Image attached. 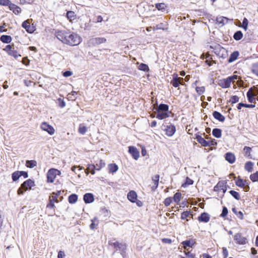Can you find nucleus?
<instances>
[{
    "mask_svg": "<svg viewBox=\"0 0 258 258\" xmlns=\"http://www.w3.org/2000/svg\"><path fill=\"white\" fill-rule=\"evenodd\" d=\"M55 35L58 40L63 43L70 45H77L81 42V38L78 35L74 33L58 31L56 33Z\"/></svg>",
    "mask_w": 258,
    "mask_h": 258,
    "instance_id": "f257e3e1",
    "label": "nucleus"
},
{
    "mask_svg": "<svg viewBox=\"0 0 258 258\" xmlns=\"http://www.w3.org/2000/svg\"><path fill=\"white\" fill-rule=\"evenodd\" d=\"M61 193L60 191L57 192H53L51 196L49 197V203L47 204L46 207L49 209H52L54 207V202L58 203L59 200L58 197L60 196Z\"/></svg>",
    "mask_w": 258,
    "mask_h": 258,
    "instance_id": "f03ea898",
    "label": "nucleus"
},
{
    "mask_svg": "<svg viewBox=\"0 0 258 258\" xmlns=\"http://www.w3.org/2000/svg\"><path fill=\"white\" fill-rule=\"evenodd\" d=\"M60 174V171L57 169L51 168L47 173V180L48 182L52 183L56 175Z\"/></svg>",
    "mask_w": 258,
    "mask_h": 258,
    "instance_id": "7ed1b4c3",
    "label": "nucleus"
},
{
    "mask_svg": "<svg viewBox=\"0 0 258 258\" xmlns=\"http://www.w3.org/2000/svg\"><path fill=\"white\" fill-rule=\"evenodd\" d=\"M4 50L6 51L9 55L13 56L16 59L21 56V55L19 54L16 49H15L13 45H8Z\"/></svg>",
    "mask_w": 258,
    "mask_h": 258,
    "instance_id": "20e7f679",
    "label": "nucleus"
},
{
    "mask_svg": "<svg viewBox=\"0 0 258 258\" xmlns=\"http://www.w3.org/2000/svg\"><path fill=\"white\" fill-rule=\"evenodd\" d=\"M40 128L42 130L48 133L50 135H53L55 133V130L53 127L47 122H43L41 124Z\"/></svg>",
    "mask_w": 258,
    "mask_h": 258,
    "instance_id": "39448f33",
    "label": "nucleus"
},
{
    "mask_svg": "<svg viewBox=\"0 0 258 258\" xmlns=\"http://www.w3.org/2000/svg\"><path fill=\"white\" fill-rule=\"evenodd\" d=\"M106 39L104 37H95L90 39L88 42L90 46H93L105 43Z\"/></svg>",
    "mask_w": 258,
    "mask_h": 258,
    "instance_id": "423d86ee",
    "label": "nucleus"
},
{
    "mask_svg": "<svg viewBox=\"0 0 258 258\" xmlns=\"http://www.w3.org/2000/svg\"><path fill=\"white\" fill-rule=\"evenodd\" d=\"M164 131L165 132V134L168 137H172L176 131L175 126L172 124L164 125Z\"/></svg>",
    "mask_w": 258,
    "mask_h": 258,
    "instance_id": "0eeeda50",
    "label": "nucleus"
},
{
    "mask_svg": "<svg viewBox=\"0 0 258 258\" xmlns=\"http://www.w3.org/2000/svg\"><path fill=\"white\" fill-rule=\"evenodd\" d=\"M113 245L114 247L116 248V250H119L120 251L121 254L124 256V254L125 253L126 250V244L115 242L113 243Z\"/></svg>",
    "mask_w": 258,
    "mask_h": 258,
    "instance_id": "6e6552de",
    "label": "nucleus"
},
{
    "mask_svg": "<svg viewBox=\"0 0 258 258\" xmlns=\"http://www.w3.org/2000/svg\"><path fill=\"white\" fill-rule=\"evenodd\" d=\"M183 79L177 77V75L174 74L173 75V79L171 81V84L174 87H178L180 84L183 85Z\"/></svg>",
    "mask_w": 258,
    "mask_h": 258,
    "instance_id": "1a4fd4ad",
    "label": "nucleus"
},
{
    "mask_svg": "<svg viewBox=\"0 0 258 258\" xmlns=\"http://www.w3.org/2000/svg\"><path fill=\"white\" fill-rule=\"evenodd\" d=\"M21 185L24 190L26 191L28 189H31V188L35 185V183L32 180L29 179L24 181Z\"/></svg>",
    "mask_w": 258,
    "mask_h": 258,
    "instance_id": "9d476101",
    "label": "nucleus"
},
{
    "mask_svg": "<svg viewBox=\"0 0 258 258\" xmlns=\"http://www.w3.org/2000/svg\"><path fill=\"white\" fill-rule=\"evenodd\" d=\"M218 84L222 88H228L231 86L230 80L228 78L219 80Z\"/></svg>",
    "mask_w": 258,
    "mask_h": 258,
    "instance_id": "9b49d317",
    "label": "nucleus"
},
{
    "mask_svg": "<svg viewBox=\"0 0 258 258\" xmlns=\"http://www.w3.org/2000/svg\"><path fill=\"white\" fill-rule=\"evenodd\" d=\"M234 239L239 244H244L246 242V239L239 233L234 235Z\"/></svg>",
    "mask_w": 258,
    "mask_h": 258,
    "instance_id": "f8f14e48",
    "label": "nucleus"
},
{
    "mask_svg": "<svg viewBox=\"0 0 258 258\" xmlns=\"http://www.w3.org/2000/svg\"><path fill=\"white\" fill-rule=\"evenodd\" d=\"M214 52L219 56L224 57V55H225L226 53V50L224 48L221 47L220 45H218L215 48Z\"/></svg>",
    "mask_w": 258,
    "mask_h": 258,
    "instance_id": "ddd939ff",
    "label": "nucleus"
},
{
    "mask_svg": "<svg viewBox=\"0 0 258 258\" xmlns=\"http://www.w3.org/2000/svg\"><path fill=\"white\" fill-rule=\"evenodd\" d=\"M128 152L135 159L137 160L139 157V152L136 147L133 146L129 147Z\"/></svg>",
    "mask_w": 258,
    "mask_h": 258,
    "instance_id": "4468645a",
    "label": "nucleus"
},
{
    "mask_svg": "<svg viewBox=\"0 0 258 258\" xmlns=\"http://www.w3.org/2000/svg\"><path fill=\"white\" fill-rule=\"evenodd\" d=\"M22 26L28 33H33L35 30L34 27L31 26L28 21L23 22Z\"/></svg>",
    "mask_w": 258,
    "mask_h": 258,
    "instance_id": "2eb2a0df",
    "label": "nucleus"
},
{
    "mask_svg": "<svg viewBox=\"0 0 258 258\" xmlns=\"http://www.w3.org/2000/svg\"><path fill=\"white\" fill-rule=\"evenodd\" d=\"M170 111H157L156 118L159 119H163L169 116Z\"/></svg>",
    "mask_w": 258,
    "mask_h": 258,
    "instance_id": "dca6fc26",
    "label": "nucleus"
},
{
    "mask_svg": "<svg viewBox=\"0 0 258 258\" xmlns=\"http://www.w3.org/2000/svg\"><path fill=\"white\" fill-rule=\"evenodd\" d=\"M127 198L130 201L135 203L137 199V194L135 191L131 190L127 194Z\"/></svg>",
    "mask_w": 258,
    "mask_h": 258,
    "instance_id": "f3484780",
    "label": "nucleus"
},
{
    "mask_svg": "<svg viewBox=\"0 0 258 258\" xmlns=\"http://www.w3.org/2000/svg\"><path fill=\"white\" fill-rule=\"evenodd\" d=\"M246 96L248 100L250 103H253L255 104L256 98L254 97V95L252 93V88H250L246 93Z\"/></svg>",
    "mask_w": 258,
    "mask_h": 258,
    "instance_id": "a211bd4d",
    "label": "nucleus"
},
{
    "mask_svg": "<svg viewBox=\"0 0 258 258\" xmlns=\"http://www.w3.org/2000/svg\"><path fill=\"white\" fill-rule=\"evenodd\" d=\"M210 218V215L208 213H203L198 217V220L200 222L207 223L209 221Z\"/></svg>",
    "mask_w": 258,
    "mask_h": 258,
    "instance_id": "6ab92c4d",
    "label": "nucleus"
},
{
    "mask_svg": "<svg viewBox=\"0 0 258 258\" xmlns=\"http://www.w3.org/2000/svg\"><path fill=\"white\" fill-rule=\"evenodd\" d=\"M84 201L86 203H91L94 200V196L91 193H87L84 195Z\"/></svg>",
    "mask_w": 258,
    "mask_h": 258,
    "instance_id": "aec40b11",
    "label": "nucleus"
},
{
    "mask_svg": "<svg viewBox=\"0 0 258 258\" xmlns=\"http://www.w3.org/2000/svg\"><path fill=\"white\" fill-rule=\"evenodd\" d=\"M9 8L16 15H19L21 12V8L14 4L12 3Z\"/></svg>",
    "mask_w": 258,
    "mask_h": 258,
    "instance_id": "412c9836",
    "label": "nucleus"
},
{
    "mask_svg": "<svg viewBox=\"0 0 258 258\" xmlns=\"http://www.w3.org/2000/svg\"><path fill=\"white\" fill-rule=\"evenodd\" d=\"M228 19L226 17L223 16H219L216 18V23L220 25L221 27L224 26V25L227 23Z\"/></svg>",
    "mask_w": 258,
    "mask_h": 258,
    "instance_id": "4be33fe9",
    "label": "nucleus"
},
{
    "mask_svg": "<svg viewBox=\"0 0 258 258\" xmlns=\"http://www.w3.org/2000/svg\"><path fill=\"white\" fill-rule=\"evenodd\" d=\"M213 115L215 119L221 122H223L225 119V117L222 114L216 111L213 112Z\"/></svg>",
    "mask_w": 258,
    "mask_h": 258,
    "instance_id": "5701e85b",
    "label": "nucleus"
},
{
    "mask_svg": "<svg viewBox=\"0 0 258 258\" xmlns=\"http://www.w3.org/2000/svg\"><path fill=\"white\" fill-rule=\"evenodd\" d=\"M159 175H156L152 177V181L153 183V185L152 186V189L153 190H155L158 186L159 183Z\"/></svg>",
    "mask_w": 258,
    "mask_h": 258,
    "instance_id": "b1692460",
    "label": "nucleus"
},
{
    "mask_svg": "<svg viewBox=\"0 0 258 258\" xmlns=\"http://www.w3.org/2000/svg\"><path fill=\"white\" fill-rule=\"evenodd\" d=\"M225 159L231 164L233 163L235 161V155L231 153H227L225 155Z\"/></svg>",
    "mask_w": 258,
    "mask_h": 258,
    "instance_id": "393cba45",
    "label": "nucleus"
},
{
    "mask_svg": "<svg viewBox=\"0 0 258 258\" xmlns=\"http://www.w3.org/2000/svg\"><path fill=\"white\" fill-rule=\"evenodd\" d=\"M197 141L204 147H208L209 144L208 141H206L203 138L200 136H197L196 137Z\"/></svg>",
    "mask_w": 258,
    "mask_h": 258,
    "instance_id": "a878e982",
    "label": "nucleus"
},
{
    "mask_svg": "<svg viewBox=\"0 0 258 258\" xmlns=\"http://www.w3.org/2000/svg\"><path fill=\"white\" fill-rule=\"evenodd\" d=\"M155 8L158 10L163 12L167 9V6L164 3H157L155 4Z\"/></svg>",
    "mask_w": 258,
    "mask_h": 258,
    "instance_id": "bb28decb",
    "label": "nucleus"
},
{
    "mask_svg": "<svg viewBox=\"0 0 258 258\" xmlns=\"http://www.w3.org/2000/svg\"><path fill=\"white\" fill-rule=\"evenodd\" d=\"M12 38L11 36L3 35L1 36L0 40L3 43H9L12 41Z\"/></svg>",
    "mask_w": 258,
    "mask_h": 258,
    "instance_id": "cd10ccee",
    "label": "nucleus"
},
{
    "mask_svg": "<svg viewBox=\"0 0 258 258\" xmlns=\"http://www.w3.org/2000/svg\"><path fill=\"white\" fill-rule=\"evenodd\" d=\"M247 183L246 180H243L240 177H238V179L235 182L236 185L240 187L245 186Z\"/></svg>",
    "mask_w": 258,
    "mask_h": 258,
    "instance_id": "c85d7f7f",
    "label": "nucleus"
},
{
    "mask_svg": "<svg viewBox=\"0 0 258 258\" xmlns=\"http://www.w3.org/2000/svg\"><path fill=\"white\" fill-rule=\"evenodd\" d=\"M239 55V52L237 51H234L230 56L228 59L229 62H232L235 61Z\"/></svg>",
    "mask_w": 258,
    "mask_h": 258,
    "instance_id": "c756f323",
    "label": "nucleus"
},
{
    "mask_svg": "<svg viewBox=\"0 0 258 258\" xmlns=\"http://www.w3.org/2000/svg\"><path fill=\"white\" fill-rule=\"evenodd\" d=\"M212 134L215 137L220 138L222 136V131L219 128H214L212 131Z\"/></svg>",
    "mask_w": 258,
    "mask_h": 258,
    "instance_id": "7c9ffc66",
    "label": "nucleus"
},
{
    "mask_svg": "<svg viewBox=\"0 0 258 258\" xmlns=\"http://www.w3.org/2000/svg\"><path fill=\"white\" fill-rule=\"evenodd\" d=\"M253 166V163L251 161H248L245 164L244 168L248 172H251L252 171Z\"/></svg>",
    "mask_w": 258,
    "mask_h": 258,
    "instance_id": "2f4dec72",
    "label": "nucleus"
},
{
    "mask_svg": "<svg viewBox=\"0 0 258 258\" xmlns=\"http://www.w3.org/2000/svg\"><path fill=\"white\" fill-rule=\"evenodd\" d=\"M26 166L30 168H34L37 166V162L35 160H27L26 162Z\"/></svg>",
    "mask_w": 258,
    "mask_h": 258,
    "instance_id": "473e14b6",
    "label": "nucleus"
},
{
    "mask_svg": "<svg viewBox=\"0 0 258 258\" xmlns=\"http://www.w3.org/2000/svg\"><path fill=\"white\" fill-rule=\"evenodd\" d=\"M95 169H96V168H95V165H94V164H89L88 165L87 168L86 169V170H87V171H86V173L87 174H88L89 171H90L91 173L92 174L94 175L95 173Z\"/></svg>",
    "mask_w": 258,
    "mask_h": 258,
    "instance_id": "72a5a7b5",
    "label": "nucleus"
},
{
    "mask_svg": "<svg viewBox=\"0 0 258 258\" xmlns=\"http://www.w3.org/2000/svg\"><path fill=\"white\" fill-rule=\"evenodd\" d=\"M109 171L110 173H113L117 171L118 168L116 164H110L108 165Z\"/></svg>",
    "mask_w": 258,
    "mask_h": 258,
    "instance_id": "f704fd0d",
    "label": "nucleus"
},
{
    "mask_svg": "<svg viewBox=\"0 0 258 258\" xmlns=\"http://www.w3.org/2000/svg\"><path fill=\"white\" fill-rule=\"evenodd\" d=\"M169 106L167 104H160L157 108V111H169Z\"/></svg>",
    "mask_w": 258,
    "mask_h": 258,
    "instance_id": "c9c22d12",
    "label": "nucleus"
},
{
    "mask_svg": "<svg viewBox=\"0 0 258 258\" xmlns=\"http://www.w3.org/2000/svg\"><path fill=\"white\" fill-rule=\"evenodd\" d=\"M242 107H244L246 108H254L255 107V104H247L243 103H239L238 105L237 109L238 110H240L241 109Z\"/></svg>",
    "mask_w": 258,
    "mask_h": 258,
    "instance_id": "e433bc0d",
    "label": "nucleus"
},
{
    "mask_svg": "<svg viewBox=\"0 0 258 258\" xmlns=\"http://www.w3.org/2000/svg\"><path fill=\"white\" fill-rule=\"evenodd\" d=\"M78 200V196L76 194H72L69 197V202L71 204L75 203Z\"/></svg>",
    "mask_w": 258,
    "mask_h": 258,
    "instance_id": "4c0bfd02",
    "label": "nucleus"
},
{
    "mask_svg": "<svg viewBox=\"0 0 258 258\" xmlns=\"http://www.w3.org/2000/svg\"><path fill=\"white\" fill-rule=\"evenodd\" d=\"M191 216L190 212L189 211H184L181 213V219L184 220L186 219V221H188L187 219L188 217Z\"/></svg>",
    "mask_w": 258,
    "mask_h": 258,
    "instance_id": "58836bf2",
    "label": "nucleus"
},
{
    "mask_svg": "<svg viewBox=\"0 0 258 258\" xmlns=\"http://www.w3.org/2000/svg\"><path fill=\"white\" fill-rule=\"evenodd\" d=\"M243 37V34L240 31H238L235 33L233 38L236 40H240Z\"/></svg>",
    "mask_w": 258,
    "mask_h": 258,
    "instance_id": "ea45409f",
    "label": "nucleus"
},
{
    "mask_svg": "<svg viewBox=\"0 0 258 258\" xmlns=\"http://www.w3.org/2000/svg\"><path fill=\"white\" fill-rule=\"evenodd\" d=\"M21 177L19 171L14 172L12 175V178L14 181H16Z\"/></svg>",
    "mask_w": 258,
    "mask_h": 258,
    "instance_id": "a19ab883",
    "label": "nucleus"
},
{
    "mask_svg": "<svg viewBox=\"0 0 258 258\" xmlns=\"http://www.w3.org/2000/svg\"><path fill=\"white\" fill-rule=\"evenodd\" d=\"M105 165V162L102 160H100L99 163H97L95 166L96 170H100L101 168L104 167Z\"/></svg>",
    "mask_w": 258,
    "mask_h": 258,
    "instance_id": "79ce46f5",
    "label": "nucleus"
},
{
    "mask_svg": "<svg viewBox=\"0 0 258 258\" xmlns=\"http://www.w3.org/2000/svg\"><path fill=\"white\" fill-rule=\"evenodd\" d=\"M181 197V193L177 192L174 194V197H173V200L176 203H177L178 204L180 201Z\"/></svg>",
    "mask_w": 258,
    "mask_h": 258,
    "instance_id": "37998d69",
    "label": "nucleus"
},
{
    "mask_svg": "<svg viewBox=\"0 0 258 258\" xmlns=\"http://www.w3.org/2000/svg\"><path fill=\"white\" fill-rule=\"evenodd\" d=\"M232 211L235 215H236V216H237V217L238 218H239L241 220L243 219V213L242 212H241V211L237 212L236 208H232Z\"/></svg>",
    "mask_w": 258,
    "mask_h": 258,
    "instance_id": "c03bdc74",
    "label": "nucleus"
},
{
    "mask_svg": "<svg viewBox=\"0 0 258 258\" xmlns=\"http://www.w3.org/2000/svg\"><path fill=\"white\" fill-rule=\"evenodd\" d=\"M87 127L83 125L82 124H81L79 126L78 132L80 134L82 135H84L87 132Z\"/></svg>",
    "mask_w": 258,
    "mask_h": 258,
    "instance_id": "a18cd8bd",
    "label": "nucleus"
},
{
    "mask_svg": "<svg viewBox=\"0 0 258 258\" xmlns=\"http://www.w3.org/2000/svg\"><path fill=\"white\" fill-rule=\"evenodd\" d=\"M138 68L140 70L145 71V72H146V71L148 72V71H149V69L148 65H147L146 64H145V63H141L139 66Z\"/></svg>",
    "mask_w": 258,
    "mask_h": 258,
    "instance_id": "49530a36",
    "label": "nucleus"
},
{
    "mask_svg": "<svg viewBox=\"0 0 258 258\" xmlns=\"http://www.w3.org/2000/svg\"><path fill=\"white\" fill-rule=\"evenodd\" d=\"M98 224V221L96 218H94L92 220V223L90 225V227L91 229H94L96 228V226Z\"/></svg>",
    "mask_w": 258,
    "mask_h": 258,
    "instance_id": "de8ad7c7",
    "label": "nucleus"
},
{
    "mask_svg": "<svg viewBox=\"0 0 258 258\" xmlns=\"http://www.w3.org/2000/svg\"><path fill=\"white\" fill-rule=\"evenodd\" d=\"M224 183L223 182H219L214 187L215 191H219L222 188L224 187Z\"/></svg>",
    "mask_w": 258,
    "mask_h": 258,
    "instance_id": "09e8293b",
    "label": "nucleus"
},
{
    "mask_svg": "<svg viewBox=\"0 0 258 258\" xmlns=\"http://www.w3.org/2000/svg\"><path fill=\"white\" fill-rule=\"evenodd\" d=\"M183 247L186 248L187 247H192L194 243L190 240H185L182 242Z\"/></svg>",
    "mask_w": 258,
    "mask_h": 258,
    "instance_id": "8fccbe9b",
    "label": "nucleus"
},
{
    "mask_svg": "<svg viewBox=\"0 0 258 258\" xmlns=\"http://www.w3.org/2000/svg\"><path fill=\"white\" fill-rule=\"evenodd\" d=\"M229 193L230 194V195L232 196H233L237 200H240V195L238 194V192H237V191L231 190L229 191Z\"/></svg>",
    "mask_w": 258,
    "mask_h": 258,
    "instance_id": "3c124183",
    "label": "nucleus"
},
{
    "mask_svg": "<svg viewBox=\"0 0 258 258\" xmlns=\"http://www.w3.org/2000/svg\"><path fill=\"white\" fill-rule=\"evenodd\" d=\"M251 71L254 74L258 76V62L252 64Z\"/></svg>",
    "mask_w": 258,
    "mask_h": 258,
    "instance_id": "603ef678",
    "label": "nucleus"
},
{
    "mask_svg": "<svg viewBox=\"0 0 258 258\" xmlns=\"http://www.w3.org/2000/svg\"><path fill=\"white\" fill-rule=\"evenodd\" d=\"M250 179L253 182H256L258 181V171L253 173L250 175Z\"/></svg>",
    "mask_w": 258,
    "mask_h": 258,
    "instance_id": "864d4df0",
    "label": "nucleus"
},
{
    "mask_svg": "<svg viewBox=\"0 0 258 258\" xmlns=\"http://www.w3.org/2000/svg\"><path fill=\"white\" fill-rule=\"evenodd\" d=\"M165 26H166V25L165 24L161 23L156 25L155 26L153 27V29L154 30H160V29L164 30L166 28Z\"/></svg>",
    "mask_w": 258,
    "mask_h": 258,
    "instance_id": "5fc2aeb1",
    "label": "nucleus"
},
{
    "mask_svg": "<svg viewBox=\"0 0 258 258\" xmlns=\"http://www.w3.org/2000/svg\"><path fill=\"white\" fill-rule=\"evenodd\" d=\"M12 4L10 0H0V5L4 6H9Z\"/></svg>",
    "mask_w": 258,
    "mask_h": 258,
    "instance_id": "6e6d98bb",
    "label": "nucleus"
},
{
    "mask_svg": "<svg viewBox=\"0 0 258 258\" xmlns=\"http://www.w3.org/2000/svg\"><path fill=\"white\" fill-rule=\"evenodd\" d=\"M196 92L199 94L202 95L203 94L205 91V88L203 86L202 87H197L196 88Z\"/></svg>",
    "mask_w": 258,
    "mask_h": 258,
    "instance_id": "4d7b16f0",
    "label": "nucleus"
},
{
    "mask_svg": "<svg viewBox=\"0 0 258 258\" xmlns=\"http://www.w3.org/2000/svg\"><path fill=\"white\" fill-rule=\"evenodd\" d=\"M239 101V97L236 95H234L231 97L229 102L232 104L235 103Z\"/></svg>",
    "mask_w": 258,
    "mask_h": 258,
    "instance_id": "13d9d810",
    "label": "nucleus"
},
{
    "mask_svg": "<svg viewBox=\"0 0 258 258\" xmlns=\"http://www.w3.org/2000/svg\"><path fill=\"white\" fill-rule=\"evenodd\" d=\"M67 17L70 20L74 19L75 17V13L73 11H69L67 13Z\"/></svg>",
    "mask_w": 258,
    "mask_h": 258,
    "instance_id": "bf43d9fd",
    "label": "nucleus"
},
{
    "mask_svg": "<svg viewBox=\"0 0 258 258\" xmlns=\"http://www.w3.org/2000/svg\"><path fill=\"white\" fill-rule=\"evenodd\" d=\"M248 23V20L246 18H244L243 20L241 27L244 29L245 31H246L247 29Z\"/></svg>",
    "mask_w": 258,
    "mask_h": 258,
    "instance_id": "052dcab7",
    "label": "nucleus"
},
{
    "mask_svg": "<svg viewBox=\"0 0 258 258\" xmlns=\"http://www.w3.org/2000/svg\"><path fill=\"white\" fill-rule=\"evenodd\" d=\"M228 209L226 207H223V209H222V213L221 214V217H225L228 214Z\"/></svg>",
    "mask_w": 258,
    "mask_h": 258,
    "instance_id": "680f3d73",
    "label": "nucleus"
},
{
    "mask_svg": "<svg viewBox=\"0 0 258 258\" xmlns=\"http://www.w3.org/2000/svg\"><path fill=\"white\" fill-rule=\"evenodd\" d=\"M172 202V199L171 198H167L165 199L164 202V205L166 207L169 206Z\"/></svg>",
    "mask_w": 258,
    "mask_h": 258,
    "instance_id": "e2e57ef3",
    "label": "nucleus"
},
{
    "mask_svg": "<svg viewBox=\"0 0 258 258\" xmlns=\"http://www.w3.org/2000/svg\"><path fill=\"white\" fill-rule=\"evenodd\" d=\"M222 253L224 258H227L228 256V251L226 247L222 248Z\"/></svg>",
    "mask_w": 258,
    "mask_h": 258,
    "instance_id": "0e129e2a",
    "label": "nucleus"
},
{
    "mask_svg": "<svg viewBox=\"0 0 258 258\" xmlns=\"http://www.w3.org/2000/svg\"><path fill=\"white\" fill-rule=\"evenodd\" d=\"M243 150L245 152V155L249 156L250 154L251 148L249 147H244Z\"/></svg>",
    "mask_w": 258,
    "mask_h": 258,
    "instance_id": "69168bd1",
    "label": "nucleus"
},
{
    "mask_svg": "<svg viewBox=\"0 0 258 258\" xmlns=\"http://www.w3.org/2000/svg\"><path fill=\"white\" fill-rule=\"evenodd\" d=\"M58 105L61 108H63L66 106V103L65 102L62 100L61 98L58 99Z\"/></svg>",
    "mask_w": 258,
    "mask_h": 258,
    "instance_id": "338daca9",
    "label": "nucleus"
},
{
    "mask_svg": "<svg viewBox=\"0 0 258 258\" xmlns=\"http://www.w3.org/2000/svg\"><path fill=\"white\" fill-rule=\"evenodd\" d=\"M252 93L254 95V97L256 98V100L258 101V90L255 88H252Z\"/></svg>",
    "mask_w": 258,
    "mask_h": 258,
    "instance_id": "774afa93",
    "label": "nucleus"
}]
</instances>
